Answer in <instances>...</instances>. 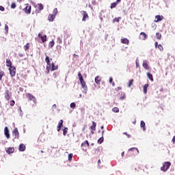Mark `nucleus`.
Segmentation results:
<instances>
[{
	"mask_svg": "<svg viewBox=\"0 0 175 175\" xmlns=\"http://www.w3.org/2000/svg\"><path fill=\"white\" fill-rule=\"evenodd\" d=\"M25 12L27 13V14H31V5L27 4L25 8Z\"/></svg>",
	"mask_w": 175,
	"mask_h": 175,
	"instance_id": "13",
	"label": "nucleus"
},
{
	"mask_svg": "<svg viewBox=\"0 0 175 175\" xmlns=\"http://www.w3.org/2000/svg\"><path fill=\"white\" fill-rule=\"evenodd\" d=\"M12 136L14 139H20V133H18V129L15 128L12 131Z\"/></svg>",
	"mask_w": 175,
	"mask_h": 175,
	"instance_id": "4",
	"label": "nucleus"
},
{
	"mask_svg": "<svg viewBox=\"0 0 175 175\" xmlns=\"http://www.w3.org/2000/svg\"><path fill=\"white\" fill-rule=\"evenodd\" d=\"M54 44H55L54 41H51L49 42V47H51V48L54 47Z\"/></svg>",
	"mask_w": 175,
	"mask_h": 175,
	"instance_id": "42",
	"label": "nucleus"
},
{
	"mask_svg": "<svg viewBox=\"0 0 175 175\" xmlns=\"http://www.w3.org/2000/svg\"><path fill=\"white\" fill-rule=\"evenodd\" d=\"M129 151H137V154H139V150L136 148H131L129 150Z\"/></svg>",
	"mask_w": 175,
	"mask_h": 175,
	"instance_id": "35",
	"label": "nucleus"
},
{
	"mask_svg": "<svg viewBox=\"0 0 175 175\" xmlns=\"http://www.w3.org/2000/svg\"><path fill=\"white\" fill-rule=\"evenodd\" d=\"M67 133H68V128L65 127L64 129L63 130V135H64V136H66Z\"/></svg>",
	"mask_w": 175,
	"mask_h": 175,
	"instance_id": "32",
	"label": "nucleus"
},
{
	"mask_svg": "<svg viewBox=\"0 0 175 175\" xmlns=\"http://www.w3.org/2000/svg\"><path fill=\"white\" fill-rule=\"evenodd\" d=\"M116 6H117V3H112L111 4V9H114V8H116Z\"/></svg>",
	"mask_w": 175,
	"mask_h": 175,
	"instance_id": "38",
	"label": "nucleus"
},
{
	"mask_svg": "<svg viewBox=\"0 0 175 175\" xmlns=\"http://www.w3.org/2000/svg\"><path fill=\"white\" fill-rule=\"evenodd\" d=\"M172 165V163L169 161H166L164 163H163V166L161 167V170L162 172H167V170L170 166Z\"/></svg>",
	"mask_w": 175,
	"mask_h": 175,
	"instance_id": "2",
	"label": "nucleus"
},
{
	"mask_svg": "<svg viewBox=\"0 0 175 175\" xmlns=\"http://www.w3.org/2000/svg\"><path fill=\"white\" fill-rule=\"evenodd\" d=\"M142 66L144 68V69L148 70L150 69V67L148 66V64H147V62L144 61L142 64Z\"/></svg>",
	"mask_w": 175,
	"mask_h": 175,
	"instance_id": "22",
	"label": "nucleus"
},
{
	"mask_svg": "<svg viewBox=\"0 0 175 175\" xmlns=\"http://www.w3.org/2000/svg\"><path fill=\"white\" fill-rule=\"evenodd\" d=\"M57 43H59V44H61V43H62V38H61L60 37H58Z\"/></svg>",
	"mask_w": 175,
	"mask_h": 175,
	"instance_id": "45",
	"label": "nucleus"
},
{
	"mask_svg": "<svg viewBox=\"0 0 175 175\" xmlns=\"http://www.w3.org/2000/svg\"><path fill=\"white\" fill-rule=\"evenodd\" d=\"M61 126H57V132H59V131H61Z\"/></svg>",
	"mask_w": 175,
	"mask_h": 175,
	"instance_id": "52",
	"label": "nucleus"
},
{
	"mask_svg": "<svg viewBox=\"0 0 175 175\" xmlns=\"http://www.w3.org/2000/svg\"><path fill=\"white\" fill-rule=\"evenodd\" d=\"M94 81H95L96 84L99 85V84H100V81H102V77H100L99 76H96L95 77Z\"/></svg>",
	"mask_w": 175,
	"mask_h": 175,
	"instance_id": "14",
	"label": "nucleus"
},
{
	"mask_svg": "<svg viewBox=\"0 0 175 175\" xmlns=\"http://www.w3.org/2000/svg\"><path fill=\"white\" fill-rule=\"evenodd\" d=\"M5 33L8 34L9 32V26H8L7 25H5Z\"/></svg>",
	"mask_w": 175,
	"mask_h": 175,
	"instance_id": "41",
	"label": "nucleus"
},
{
	"mask_svg": "<svg viewBox=\"0 0 175 175\" xmlns=\"http://www.w3.org/2000/svg\"><path fill=\"white\" fill-rule=\"evenodd\" d=\"M109 83L111 84V83H113V78L110 77L109 78Z\"/></svg>",
	"mask_w": 175,
	"mask_h": 175,
	"instance_id": "54",
	"label": "nucleus"
},
{
	"mask_svg": "<svg viewBox=\"0 0 175 175\" xmlns=\"http://www.w3.org/2000/svg\"><path fill=\"white\" fill-rule=\"evenodd\" d=\"M15 102H14V100H11L10 102V106H13L14 105H15Z\"/></svg>",
	"mask_w": 175,
	"mask_h": 175,
	"instance_id": "48",
	"label": "nucleus"
},
{
	"mask_svg": "<svg viewBox=\"0 0 175 175\" xmlns=\"http://www.w3.org/2000/svg\"><path fill=\"white\" fill-rule=\"evenodd\" d=\"M53 59H50L49 56L45 57V62L46 63V73L49 75L50 73V70L53 72L54 70H57L58 69V65H55L54 62H52Z\"/></svg>",
	"mask_w": 175,
	"mask_h": 175,
	"instance_id": "1",
	"label": "nucleus"
},
{
	"mask_svg": "<svg viewBox=\"0 0 175 175\" xmlns=\"http://www.w3.org/2000/svg\"><path fill=\"white\" fill-rule=\"evenodd\" d=\"M132 84H133V79H131L128 83H127V87H129V88H131V87L132 86Z\"/></svg>",
	"mask_w": 175,
	"mask_h": 175,
	"instance_id": "29",
	"label": "nucleus"
},
{
	"mask_svg": "<svg viewBox=\"0 0 175 175\" xmlns=\"http://www.w3.org/2000/svg\"><path fill=\"white\" fill-rule=\"evenodd\" d=\"M55 14V16H57V14H58V9L55 8L53 10V14Z\"/></svg>",
	"mask_w": 175,
	"mask_h": 175,
	"instance_id": "36",
	"label": "nucleus"
},
{
	"mask_svg": "<svg viewBox=\"0 0 175 175\" xmlns=\"http://www.w3.org/2000/svg\"><path fill=\"white\" fill-rule=\"evenodd\" d=\"M148 83H146L143 87L144 94H147V88H148Z\"/></svg>",
	"mask_w": 175,
	"mask_h": 175,
	"instance_id": "24",
	"label": "nucleus"
},
{
	"mask_svg": "<svg viewBox=\"0 0 175 175\" xmlns=\"http://www.w3.org/2000/svg\"><path fill=\"white\" fill-rule=\"evenodd\" d=\"M120 90H122V88L118 87V88H116V91H120Z\"/></svg>",
	"mask_w": 175,
	"mask_h": 175,
	"instance_id": "51",
	"label": "nucleus"
},
{
	"mask_svg": "<svg viewBox=\"0 0 175 175\" xmlns=\"http://www.w3.org/2000/svg\"><path fill=\"white\" fill-rule=\"evenodd\" d=\"M81 14L83 15L82 21H85L86 20H88L89 16H88V14L87 13V12L82 11Z\"/></svg>",
	"mask_w": 175,
	"mask_h": 175,
	"instance_id": "8",
	"label": "nucleus"
},
{
	"mask_svg": "<svg viewBox=\"0 0 175 175\" xmlns=\"http://www.w3.org/2000/svg\"><path fill=\"white\" fill-rule=\"evenodd\" d=\"M29 47H31V44L28 42L23 46V49L25 51H28V50H29Z\"/></svg>",
	"mask_w": 175,
	"mask_h": 175,
	"instance_id": "21",
	"label": "nucleus"
},
{
	"mask_svg": "<svg viewBox=\"0 0 175 175\" xmlns=\"http://www.w3.org/2000/svg\"><path fill=\"white\" fill-rule=\"evenodd\" d=\"M81 147L83 151L87 152V148L90 147V143H88V140H85V142L82 143Z\"/></svg>",
	"mask_w": 175,
	"mask_h": 175,
	"instance_id": "3",
	"label": "nucleus"
},
{
	"mask_svg": "<svg viewBox=\"0 0 175 175\" xmlns=\"http://www.w3.org/2000/svg\"><path fill=\"white\" fill-rule=\"evenodd\" d=\"M0 10H1V12H4L5 8H3V6H2V5H0Z\"/></svg>",
	"mask_w": 175,
	"mask_h": 175,
	"instance_id": "49",
	"label": "nucleus"
},
{
	"mask_svg": "<svg viewBox=\"0 0 175 175\" xmlns=\"http://www.w3.org/2000/svg\"><path fill=\"white\" fill-rule=\"evenodd\" d=\"M4 135L6 137L7 139H10V134H9V129H8V126H5L4 128Z\"/></svg>",
	"mask_w": 175,
	"mask_h": 175,
	"instance_id": "12",
	"label": "nucleus"
},
{
	"mask_svg": "<svg viewBox=\"0 0 175 175\" xmlns=\"http://www.w3.org/2000/svg\"><path fill=\"white\" fill-rule=\"evenodd\" d=\"M121 43L123 44H129V40L128 38H122Z\"/></svg>",
	"mask_w": 175,
	"mask_h": 175,
	"instance_id": "19",
	"label": "nucleus"
},
{
	"mask_svg": "<svg viewBox=\"0 0 175 175\" xmlns=\"http://www.w3.org/2000/svg\"><path fill=\"white\" fill-rule=\"evenodd\" d=\"M123 135H126V136H127V137L129 139L131 138V135L126 133H123Z\"/></svg>",
	"mask_w": 175,
	"mask_h": 175,
	"instance_id": "50",
	"label": "nucleus"
},
{
	"mask_svg": "<svg viewBox=\"0 0 175 175\" xmlns=\"http://www.w3.org/2000/svg\"><path fill=\"white\" fill-rule=\"evenodd\" d=\"M165 17L162 15H157L155 16L154 23H158L159 21H162Z\"/></svg>",
	"mask_w": 175,
	"mask_h": 175,
	"instance_id": "9",
	"label": "nucleus"
},
{
	"mask_svg": "<svg viewBox=\"0 0 175 175\" xmlns=\"http://www.w3.org/2000/svg\"><path fill=\"white\" fill-rule=\"evenodd\" d=\"M124 154H125V152H122V157H124Z\"/></svg>",
	"mask_w": 175,
	"mask_h": 175,
	"instance_id": "62",
	"label": "nucleus"
},
{
	"mask_svg": "<svg viewBox=\"0 0 175 175\" xmlns=\"http://www.w3.org/2000/svg\"><path fill=\"white\" fill-rule=\"evenodd\" d=\"M112 111H113V113H119L120 112V109H118V107H115L112 109Z\"/></svg>",
	"mask_w": 175,
	"mask_h": 175,
	"instance_id": "31",
	"label": "nucleus"
},
{
	"mask_svg": "<svg viewBox=\"0 0 175 175\" xmlns=\"http://www.w3.org/2000/svg\"><path fill=\"white\" fill-rule=\"evenodd\" d=\"M98 144H102V143H103V137H101L98 139Z\"/></svg>",
	"mask_w": 175,
	"mask_h": 175,
	"instance_id": "33",
	"label": "nucleus"
},
{
	"mask_svg": "<svg viewBox=\"0 0 175 175\" xmlns=\"http://www.w3.org/2000/svg\"><path fill=\"white\" fill-rule=\"evenodd\" d=\"M80 83L82 88H83V90H87V84L85 83V81L83 80L81 81Z\"/></svg>",
	"mask_w": 175,
	"mask_h": 175,
	"instance_id": "20",
	"label": "nucleus"
},
{
	"mask_svg": "<svg viewBox=\"0 0 175 175\" xmlns=\"http://www.w3.org/2000/svg\"><path fill=\"white\" fill-rule=\"evenodd\" d=\"M5 98L7 100H10V92H9V90H6L5 94Z\"/></svg>",
	"mask_w": 175,
	"mask_h": 175,
	"instance_id": "16",
	"label": "nucleus"
},
{
	"mask_svg": "<svg viewBox=\"0 0 175 175\" xmlns=\"http://www.w3.org/2000/svg\"><path fill=\"white\" fill-rule=\"evenodd\" d=\"M55 19V14H50L48 16V20H49V21L53 22V21H54Z\"/></svg>",
	"mask_w": 175,
	"mask_h": 175,
	"instance_id": "15",
	"label": "nucleus"
},
{
	"mask_svg": "<svg viewBox=\"0 0 175 175\" xmlns=\"http://www.w3.org/2000/svg\"><path fill=\"white\" fill-rule=\"evenodd\" d=\"M100 150L99 148L96 149L95 152H100Z\"/></svg>",
	"mask_w": 175,
	"mask_h": 175,
	"instance_id": "56",
	"label": "nucleus"
},
{
	"mask_svg": "<svg viewBox=\"0 0 175 175\" xmlns=\"http://www.w3.org/2000/svg\"><path fill=\"white\" fill-rule=\"evenodd\" d=\"M38 9L39 10H43V4L42 3L38 4Z\"/></svg>",
	"mask_w": 175,
	"mask_h": 175,
	"instance_id": "43",
	"label": "nucleus"
},
{
	"mask_svg": "<svg viewBox=\"0 0 175 175\" xmlns=\"http://www.w3.org/2000/svg\"><path fill=\"white\" fill-rule=\"evenodd\" d=\"M6 152H7V154H13V152H14V148H13V147L8 148L6 150Z\"/></svg>",
	"mask_w": 175,
	"mask_h": 175,
	"instance_id": "18",
	"label": "nucleus"
},
{
	"mask_svg": "<svg viewBox=\"0 0 175 175\" xmlns=\"http://www.w3.org/2000/svg\"><path fill=\"white\" fill-rule=\"evenodd\" d=\"M26 97L27 98V99H29V100H33V102H34L35 103H36V98H35L33 96V95H32V94L31 93H27L26 94Z\"/></svg>",
	"mask_w": 175,
	"mask_h": 175,
	"instance_id": "6",
	"label": "nucleus"
},
{
	"mask_svg": "<svg viewBox=\"0 0 175 175\" xmlns=\"http://www.w3.org/2000/svg\"><path fill=\"white\" fill-rule=\"evenodd\" d=\"M157 47L160 50V51H163V46H162L161 44H159Z\"/></svg>",
	"mask_w": 175,
	"mask_h": 175,
	"instance_id": "44",
	"label": "nucleus"
},
{
	"mask_svg": "<svg viewBox=\"0 0 175 175\" xmlns=\"http://www.w3.org/2000/svg\"><path fill=\"white\" fill-rule=\"evenodd\" d=\"M9 71H10V76L12 77H14V76H16V67L14 66L10 67Z\"/></svg>",
	"mask_w": 175,
	"mask_h": 175,
	"instance_id": "5",
	"label": "nucleus"
},
{
	"mask_svg": "<svg viewBox=\"0 0 175 175\" xmlns=\"http://www.w3.org/2000/svg\"><path fill=\"white\" fill-rule=\"evenodd\" d=\"M3 75H5V72L3 71L0 72V80H2V77H3Z\"/></svg>",
	"mask_w": 175,
	"mask_h": 175,
	"instance_id": "46",
	"label": "nucleus"
},
{
	"mask_svg": "<svg viewBox=\"0 0 175 175\" xmlns=\"http://www.w3.org/2000/svg\"><path fill=\"white\" fill-rule=\"evenodd\" d=\"M78 77L79 79V81H83L84 79L83 78V75H81V72H78Z\"/></svg>",
	"mask_w": 175,
	"mask_h": 175,
	"instance_id": "27",
	"label": "nucleus"
},
{
	"mask_svg": "<svg viewBox=\"0 0 175 175\" xmlns=\"http://www.w3.org/2000/svg\"><path fill=\"white\" fill-rule=\"evenodd\" d=\"M70 107H71V109H75L76 107V103H72L70 105Z\"/></svg>",
	"mask_w": 175,
	"mask_h": 175,
	"instance_id": "40",
	"label": "nucleus"
},
{
	"mask_svg": "<svg viewBox=\"0 0 175 175\" xmlns=\"http://www.w3.org/2000/svg\"><path fill=\"white\" fill-rule=\"evenodd\" d=\"M148 36L147 34H146V33L144 32H141L139 34V39H141V40H146V39H147Z\"/></svg>",
	"mask_w": 175,
	"mask_h": 175,
	"instance_id": "11",
	"label": "nucleus"
},
{
	"mask_svg": "<svg viewBox=\"0 0 175 175\" xmlns=\"http://www.w3.org/2000/svg\"><path fill=\"white\" fill-rule=\"evenodd\" d=\"M126 98V96L125 95V93H122L121 96L120 97V100H124Z\"/></svg>",
	"mask_w": 175,
	"mask_h": 175,
	"instance_id": "28",
	"label": "nucleus"
},
{
	"mask_svg": "<svg viewBox=\"0 0 175 175\" xmlns=\"http://www.w3.org/2000/svg\"><path fill=\"white\" fill-rule=\"evenodd\" d=\"M147 77L149 79V80L154 81V77H152V74L147 72Z\"/></svg>",
	"mask_w": 175,
	"mask_h": 175,
	"instance_id": "25",
	"label": "nucleus"
},
{
	"mask_svg": "<svg viewBox=\"0 0 175 175\" xmlns=\"http://www.w3.org/2000/svg\"><path fill=\"white\" fill-rule=\"evenodd\" d=\"M38 38H40L41 39L42 43L47 42V36H46V35L42 36V34L40 33H39Z\"/></svg>",
	"mask_w": 175,
	"mask_h": 175,
	"instance_id": "7",
	"label": "nucleus"
},
{
	"mask_svg": "<svg viewBox=\"0 0 175 175\" xmlns=\"http://www.w3.org/2000/svg\"><path fill=\"white\" fill-rule=\"evenodd\" d=\"M135 64H136V67L139 68V62L137 60H136Z\"/></svg>",
	"mask_w": 175,
	"mask_h": 175,
	"instance_id": "53",
	"label": "nucleus"
},
{
	"mask_svg": "<svg viewBox=\"0 0 175 175\" xmlns=\"http://www.w3.org/2000/svg\"><path fill=\"white\" fill-rule=\"evenodd\" d=\"M172 142L175 144V136H174L172 138Z\"/></svg>",
	"mask_w": 175,
	"mask_h": 175,
	"instance_id": "57",
	"label": "nucleus"
},
{
	"mask_svg": "<svg viewBox=\"0 0 175 175\" xmlns=\"http://www.w3.org/2000/svg\"><path fill=\"white\" fill-rule=\"evenodd\" d=\"M63 124H64V120H60L59 121V123H58V126H57L62 127V126H63Z\"/></svg>",
	"mask_w": 175,
	"mask_h": 175,
	"instance_id": "34",
	"label": "nucleus"
},
{
	"mask_svg": "<svg viewBox=\"0 0 175 175\" xmlns=\"http://www.w3.org/2000/svg\"><path fill=\"white\" fill-rule=\"evenodd\" d=\"M25 148H27L24 144H21L19 145V148H18L19 151L24 152L25 151Z\"/></svg>",
	"mask_w": 175,
	"mask_h": 175,
	"instance_id": "17",
	"label": "nucleus"
},
{
	"mask_svg": "<svg viewBox=\"0 0 175 175\" xmlns=\"http://www.w3.org/2000/svg\"><path fill=\"white\" fill-rule=\"evenodd\" d=\"M141 128L143 129V131H146V122L142 120L140 123Z\"/></svg>",
	"mask_w": 175,
	"mask_h": 175,
	"instance_id": "23",
	"label": "nucleus"
},
{
	"mask_svg": "<svg viewBox=\"0 0 175 175\" xmlns=\"http://www.w3.org/2000/svg\"><path fill=\"white\" fill-rule=\"evenodd\" d=\"M19 57H23V54H19Z\"/></svg>",
	"mask_w": 175,
	"mask_h": 175,
	"instance_id": "63",
	"label": "nucleus"
},
{
	"mask_svg": "<svg viewBox=\"0 0 175 175\" xmlns=\"http://www.w3.org/2000/svg\"><path fill=\"white\" fill-rule=\"evenodd\" d=\"M111 84H112V86L114 87L116 85V83L112 82Z\"/></svg>",
	"mask_w": 175,
	"mask_h": 175,
	"instance_id": "59",
	"label": "nucleus"
},
{
	"mask_svg": "<svg viewBox=\"0 0 175 175\" xmlns=\"http://www.w3.org/2000/svg\"><path fill=\"white\" fill-rule=\"evenodd\" d=\"M73 57H79V55H76V54H74V55H73Z\"/></svg>",
	"mask_w": 175,
	"mask_h": 175,
	"instance_id": "61",
	"label": "nucleus"
},
{
	"mask_svg": "<svg viewBox=\"0 0 175 175\" xmlns=\"http://www.w3.org/2000/svg\"><path fill=\"white\" fill-rule=\"evenodd\" d=\"M6 66H8V68H10L12 66V61H10V59H6Z\"/></svg>",
	"mask_w": 175,
	"mask_h": 175,
	"instance_id": "26",
	"label": "nucleus"
},
{
	"mask_svg": "<svg viewBox=\"0 0 175 175\" xmlns=\"http://www.w3.org/2000/svg\"><path fill=\"white\" fill-rule=\"evenodd\" d=\"M72 158H73V154H72V153H70L69 154H68V161H72Z\"/></svg>",
	"mask_w": 175,
	"mask_h": 175,
	"instance_id": "39",
	"label": "nucleus"
},
{
	"mask_svg": "<svg viewBox=\"0 0 175 175\" xmlns=\"http://www.w3.org/2000/svg\"><path fill=\"white\" fill-rule=\"evenodd\" d=\"M120 20H121V17L115 18L113 19L114 23H120Z\"/></svg>",
	"mask_w": 175,
	"mask_h": 175,
	"instance_id": "37",
	"label": "nucleus"
},
{
	"mask_svg": "<svg viewBox=\"0 0 175 175\" xmlns=\"http://www.w3.org/2000/svg\"><path fill=\"white\" fill-rule=\"evenodd\" d=\"M154 46H155L156 48L158 47V46H159V45H158V42H154Z\"/></svg>",
	"mask_w": 175,
	"mask_h": 175,
	"instance_id": "55",
	"label": "nucleus"
},
{
	"mask_svg": "<svg viewBox=\"0 0 175 175\" xmlns=\"http://www.w3.org/2000/svg\"><path fill=\"white\" fill-rule=\"evenodd\" d=\"M90 129L92 130L91 133L92 135H94V131H96V122H92V125L90 126Z\"/></svg>",
	"mask_w": 175,
	"mask_h": 175,
	"instance_id": "10",
	"label": "nucleus"
},
{
	"mask_svg": "<svg viewBox=\"0 0 175 175\" xmlns=\"http://www.w3.org/2000/svg\"><path fill=\"white\" fill-rule=\"evenodd\" d=\"M11 9H16V3H12L11 5Z\"/></svg>",
	"mask_w": 175,
	"mask_h": 175,
	"instance_id": "47",
	"label": "nucleus"
},
{
	"mask_svg": "<svg viewBox=\"0 0 175 175\" xmlns=\"http://www.w3.org/2000/svg\"><path fill=\"white\" fill-rule=\"evenodd\" d=\"M156 38L158 39V40H161L162 38V34L160 33H156Z\"/></svg>",
	"mask_w": 175,
	"mask_h": 175,
	"instance_id": "30",
	"label": "nucleus"
},
{
	"mask_svg": "<svg viewBox=\"0 0 175 175\" xmlns=\"http://www.w3.org/2000/svg\"><path fill=\"white\" fill-rule=\"evenodd\" d=\"M100 129H103V126H100Z\"/></svg>",
	"mask_w": 175,
	"mask_h": 175,
	"instance_id": "64",
	"label": "nucleus"
},
{
	"mask_svg": "<svg viewBox=\"0 0 175 175\" xmlns=\"http://www.w3.org/2000/svg\"><path fill=\"white\" fill-rule=\"evenodd\" d=\"M99 165H100V159L98 161V165L99 166Z\"/></svg>",
	"mask_w": 175,
	"mask_h": 175,
	"instance_id": "58",
	"label": "nucleus"
},
{
	"mask_svg": "<svg viewBox=\"0 0 175 175\" xmlns=\"http://www.w3.org/2000/svg\"><path fill=\"white\" fill-rule=\"evenodd\" d=\"M120 2H121V0H117V1H116V3H120Z\"/></svg>",
	"mask_w": 175,
	"mask_h": 175,
	"instance_id": "60",
	"label": "nucleus"
}]
</instances>
